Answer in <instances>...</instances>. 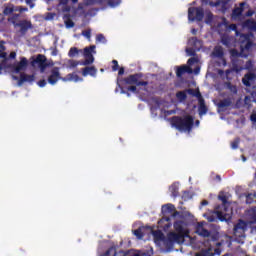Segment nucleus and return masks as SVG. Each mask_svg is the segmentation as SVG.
<instances>
[{
  "label": "nucleus",
  "instance_id": "obj_11",
  "mask_svg": "<svg viewBox=\"0 0 256 256\" xmlns=\"http://www.w3.org/2000/svg\"><path fill=\"white\" fill-rule=\"evenodd\" d=\"M203 8H189L188 20L189 21H203Z\"/></svg>",
  "mask_w": 256,
  "mask_h": 256
},
{
  "label": "nucleus",
  "instance_id": "obj_47",
  "mask_svg": "<svg viewBox=\"0 0 256 256\" xmlns=\"http://www.w3.org/2000/svg\"><path fill=\"white\" fill-rule=\"evenodd\" d=\"M71 1H72V3H77V1H79V0H71ZM68 2H69V0H60V3L62 5H67Z\"/></svg>",
  "mask_w": 256,
  "mask_h": 256
},
{
  "label": "nucleus",
  "instance_id": "obj_46",
  "mask_svg": "<svg viewBox=\"0 0 256 256\" xmlns=\"http://www.w3.org/2000/svg\"><path fill=\"white\" fill-rule=\"evenodd\" d=\"M112 63H113V67H112V70L113 71H117L118 69H119V63L117 62V60H113L112 61Z\"/></svg>",
  "mask_w": 256,
  "mask_h": 256
},
{
  "label": "nucleus",
  "instance_id": "obj_56",
  "mask_svg": "<svg viewBox=\"0 0 256 256\" xmlns=\"http://www.w3.org/2000/svg\"><path fill=\"white\" fill-rule=\"evenodd\" d=\"M52 55L55 57V56H57V49H54L53 51H52Z\"/></svg>",
  "mask_w": 256,
  "mask_h": 256
},
{
  "label": "nucleus",
  "instance_id": "obj_36",
  "mask_svg": "<svg viewBox=\"0 0 256 256\" xmlns=\"http://www.w3.org/2000/svg\"><path fill=\"white\" fill-rule=\"evenodd\" d=\"M65 25L67 29H73L75 27V23L71 19L65 20Z\"/></svg>",
  "mask_w": 256,
  "mask_h": 256
},
{
  "label": "nucleus",
  "instance_id": "obj_7",
  "mask_svg": "<svg viewBox=\"0 0 256 256\" xmlns=\"http://www.w3.org/2000/svg\"><path fill=\"white\" fill-rule=\"evenodd\" d=\"M201 71V68L199 67V59L198 58H190L188 60V66L184 65L176 70L177 77H181L184 73H194L195 75H199V72Z\"/></svg>",
  "mask_w": 256,
  "mask_h": 256
},
{
  "label": "nucleus",
  "instance_id": "obj_48",
  "mask_svg": "<svg viewBox=\"0 0 256 256\" xmlns=\"http://www.w3.org/2000/svg\"><path fill=\"white\" fill-rule=\"evenodd\" d=\"M38 85H39L40 87H45V85H47V81H45V80H40V81L38 82Z\"/></svg>",
  "mask_w": 256,
  "mask_h": 256
},
{
  "label": "nucleus",
  "instance_id": "obj_22",
  "mask_svg": "<svg viewBox=\"0 0 256 256\" xmlns=\"http://www.w3.org/2000/svg\"><path fill=\"white\" fill-rule=\"evenodd\" d=\"M62 81H73L74 83H79V81H83V78H80L76 73L68 74L66 77L62 78Z\"/></svg>",
  "mask_w": 256,
  "mask_h": 256
},
{
  "label": "nucleus",
  "instance_id": "obj_24",
  "mask_svg": "<svg viewBox=\"0 0 256 256\" xmlns=\"http://www.w3.org/2000/svg\"><path fill=\"white\" fill-rule=\"evenodd\" d=\"M82 75L83 77H87V75H90V77H95V75H97V70L95 67L91 66V67H85L82 70Z\"/></svg>",
  "mask_w": 256,
  "mask_h": 256
},
{
  "label": "nucleus",
  "instance_id": "obj_16",
  "mask_svg": "<svg viewBox=\"0 0 256 256\" xmlns=\"http://www.w3.org/2000/svg\"><path fill=\"white\" fill-rule=\"evenodd\" d=\"M204 3L205 5H210V7H217L220 11H222V13H224V11L227 9V2H225V0H217L216 2L206 0Z\"/></svg>",
  "mask_w": 256,
  "mask_h": 256
},
{
  "label": "nucleus",
  "instance_id": "obj_26",
  "mask_svg": "<svg viewBox=\"0 0 256 256\" xmlns=\"http://www.w3.org/2000/svg\"><path fill=\"white\" fill-rule=\"evenodd\" d=\"M7 54L4 52H0V75L3 68L7 67Z\"/></svg>",
  "mask_w": 256,
  "mask_h": 256
},
{
  "label": "nucleus",
  "instance_id": "obj_4",
  "mask_svg": "<svg viewBox=\"0 0 256 256\" xmlns=\"http://www.w3.org/2000/svg\"><path fill=\"white\" fill-rule=\"evenodd\" d=\"M218 199L222 201V207L215 209L214 215L219 219V221H229L233 216V209L229 208V202H227V197L224 193L218 196Z\"/></svg>",
  "mask_w": 256,
  "mask_h": 256
},
{
  "label": "nucleus",
  "instance_id": "obj_62",
  "mask_svg": "<svg viewBox=\"0 0 256 256\" xmlns=\"http://www.w3.org/2000/svg\"><path fill=\"white\" fill-rule=\"evenodd\" d=\"M17 17H19V15H16V16H15V19H17Z\"/></svg>",
  "mask_w": 256,
  "mask_h": 256
},
{
  "label": "nucleus",
  "instance_id": "obj_28",
  "mask_svg": "<svg viewBox=\"0 0 256 256\" xmlns=\"http://www.w3.org/2000/svg\"><path fill=\"white\" fill-rule=\"evenodd\" d=\"M79 65V61L76 60H67L64 63V67H66V69H75V67H77Z\"/></svg>",
  "mask_w": 256,
  "mask_h": 256
},
{
  "label": "nucleus",
  "instance_id": "obj_57",
  "mask_svg": "<svg viewBox=\"0 0 256 256\" xmlns=\"http://www.w3.org/2000/svg\"><path fill=\"white\" fill-rule=\"evenodd\" d=\"M21 9H22V10H18V11H20V13H23V11H28V9H27V8H23V7H21Z\"/></svg>",
  "mask_w": 256,
  "mask_h": 256
},
{
  "label": "nucleus",
  "instance_id": "obj_52",
  "mask_svg": "<svg viewBox=\"0 0 256 256\" xmlns=\"http://www.w3.org/2000/svg\"><path fill=\"white\" fill-rule=\"evenodd\" d=\"M207 219H208V221L213 222V221H215L216 218H215V216H209Z\"/></svg>",
  "mask_w": 256,
  "mask_h": 256
},
{
  "label": "nucleus",
  "instance_id": "obj_20",
  "mask_svg": "<svg viewBox=\"0 0 256 256\" xmlns=\"http://www.w3.org/2000/svg\"><path fill=\"white\" fill-rule=\"evenodd\" d=\"M255 79H256L255 74H253V73H248V74H246V75L243 77L242 82H243V84H244L246 87H251V84H252V83H255Z\"/></svg>",
  "mask_w": 256,
  "mask_h": 256
},
{
  "label": "nucleus",
  "instance_id": "obj_53",
  "mask_svg": "<svg viewBox=\"0 0 256 256\" xmlns=\"http://www.w3.org/2000/svg\"><path fill=\"white\" fill-rule=\"evenodd\" d=\"M123 73H125V69L120 68V69H119V72H118V75H123Z\"/></svg>",
  "mask_w": 256,
  "mask_h": 256
},
{
  "label": "nucleus",
  "instance_id": "obj_2",
  "mask_svg": "<svg viewBox=\"0 0 256 256\" xmlns=\"http://www.w3.org/2000/svg\"><path fill=\"white\" fill-rule=\"evenodd\" d=\"M29 65V61L27 58L22 57L20 58L19 62H16L10 67V71L12 73V79L15 81H18L19 87L23 85L24 83H33L35 81L34 75H27L23 73L25 69H27V66Z\"/></svg>",
  "mask_w": 256,
  "mask_h": 256
},
{
  "label": "nucleus",
  "instance_id": "obj_58",
  "mask_svg": "<svg viewBox=\"0 0 256 256\" xmlns=\"http://www.w3.org/2000/svg\"><path fill=\"white\" fill-rule=\"evenodd\" d=\"M242 160L245 163V161H247V158H245V156H242Z\"/></svg>",
  "mask_w": 256,
  "mask_h": 256
},
{
  "label": "nucleus",
  "instance_id": "obj_33",
  "mask_svg": "<svg viewBox=\"0 0 256 256\" xmlns=\"http://www.w3.org/2000/svg\"><path fill=\"white\" fill-rule=\"evenodd\" d=\"M42 19H44L45 21H53V19H55V13H46L42 16Z\"/></svg>",
  "mask_w": 256,
  "mask_h": 256
},
{
  "label": "nucleus",
  "instance_id": "obj_30",
  "mask_svg": "<svg viewBox=\"0 0 256 256\" xmlns=\"http://www.w3.org/2000/svg\"><path fill=\"white\" fill-rule=\"evenodd\" d=\"M231 99H229V98H226V99H224V100H221L219 103H218V107H219V109H223V108H225V107H230V105H231Z\"/></svg>",
  "mask_w": 256,
  "mask_h": 256
},
{
  "label": "nucleus",
  "instance_id": "obj_44",
  "mask_svg": "<svg viewBox=\"0 0 256 256\" xmlns=\"http://www.w3.org/2000/svg\"><path fill=\"white\" fill-rule=\"evenodd\" d=\"M26 5H29L30 9L35 7V0H26Z\"/></svg>",
  "mask_w": 256,
  "mask_h": 256
},
{
  "label": "nucleus",
  "instance_id": "obj_1",
  "mask_svg": "<svg viewBox=\"0 0 256 256\" xmlns=\"http://www.w3.org/2000/svg\"><path fill=\"white\" fill-rule=\"evenodd\" d=\"M249 34H240V49L241 52H237V50H230V55L232 59L233 71L236 73H241L243 69H249L251 67V62H247L245 66H243V60L239 59V57H247L249 55V49L253 46L251 43Z\"/></svg>",
  "mask_w": 256,
  "mask_h": 256
},
{
  "label": "nucleus",
  "instance_id": "obj_3",
  "mask_svg": "<svg viewBox=\"0 0 256 256\" xmlns=\"http://www.w3.org/2000/svg\"><path fill=\"white\" fill-rule=\"evenodd\" d=\"M246 219L248 221L247 223L240 220L234 226V239L237 241V243H243V239H245V231H247V225H253V223H256V207L251 208L246 212ZM253 231H256V227L253 229Z\"/></svg>",
  "mask_w": 256,
  "mask_h": 256
},
{
  "label": "nucleus",
  "instance_id": "obj_23",
  "mask_svg": "<svg viewBox=\"0 0 256 256\" xmlns=\"http://www.w3.org/2000/svg\"><path fill=\"white\" fill-rule=\"evenodd\" d=\"M219 27H224L225 29H230V31H236L237 37H239V32L237 31V25L231 24L229 26V23L226 19H222V23L219 25Z\"/></svg>",
  "mask_w": 256,
  "mask_h": 256
},
{
  "label": "nucleus",
  "instance_id": "obj_61",
  "mask_svg": "<svg viewBox=\"0 0 256 256\" xmlns=\"http://www.w3.org/2000/svg\"><path fill=\"white\" fill-rule=\"evenodd\" d=\"M247 99H249V97L246 96V97H245V101H247Z\"/></svg>",
  "mask_w": 256,
  "mask_h": 256
},
{
  "label": "nucleus",
  "instance_id": "obj_63",
  "mask_svg": "<svg viewBox=\"0 0 256 256\" xmlns=\"http://www.w3.org/2000/svg\"><path fill=\"white\" fill-rule=\"evenodd\" d=\"M128 97H129V93H127Z\"/></svg>",
  "mask_w": 256,
  "mask_h": 256
},
{
  "label": "nucleus",
  "instance_id": "obj_60",
  "mask_svg": "<svg viewBox=\"0 0 256 256\" xmlns=\"http://www.w3.org/2000/svg\"><path fill=\"white\" fill-rule=\"evenodd\" d=\"M213 241L217 240V235L212 238Z\"/></svg>",
  "mask_w": 256,
  "mask_h": 256
},
{
  "label": "nucleus",
  "instance_id": "obj_37",
  "mask_svg": "<svg viewBox=\"0 0 256 256\" xmlns=\"http://www.w3.org/2000/svg\"><path fill=\"white\" fill-rule=\"evenodd\" d=\"M176 97L179 101H185V99H187V94H185V92H178Z\"/></svg>",
  "mask_w": 256,
  "mask_h": 256
},
{
  "label": "nucleus",
  "instance_id": "obj_12",
  "mask_svg": "<svg viewBox=\"0 0 256 256\" xmlns=\"http://www.w3.org/2000/svg\"><path fill=\"white\" fill-rule=\"evenodd\" d=\"M34 62L38 65L41 73H45V69H47L50 66H53L52 62L47 61V58L45 55L39 54Z\"/></svg>",
  "mask_w": 256,
  "mask_h": 256
},
{
  "label": "nucleus",
  "instance_id": "obj_25",
  "mask_svg": "<svg viewBox=\"0 0 256 256\" xmlns=\"http://www.w3.org/2000/svg\"><path fill=\"white\" fill-rule=\"evenodd\" d=\"M15 11H22L21 6H14L12 4H9L4 9V15H10V13H13Z\"/></svg>",
  "mask_w": 256,
  "mask_h": 256
},
{
  "label": "nucleus",
  "instance_id": "obj_5",
  "mask_svg": "<svg viewBox=\"0 0 256 256\" xmlns=\"http://www.w3.org/2000/svg\"><path fill=\"white\" fill-rule=\"evenodd\" d=\"M193 123V117L190 115H186L182 118H172V127H176L178 131H182L184 133H191V129H193Z\"/></svg>",
  "mask_w": 256,
  "mask_h": 256
},
{
  "label": "nucleus",
  "instance_id": "obj_54",
  "mask_svg": "<svg viewBox=\"0 0 256 256\" xmlns=\"http://www.w3.org/2000/svg\"><path fill=\"white\" fill-rule=\"evenodd\" d=\"M252 15H253V11H248V12L246 13V16H247V17H252Z\"/></svg>",
  "mask_w": 256,
  "mask_h": 256
},
{
  "label": "nucleus",
  "instance_id": "obj_9",
  "mask_svg": "<svg viewBox=\"0 0 256 256\" xmlns=\"http://www.w3.org/2000/svg\"><path fill=\"white\" fill-rule=\"evenodd\" d=\"M160 113V115H164L167 117L168 115H173L175 113L174 110H167L166 108H163V104L156 102L154 106L151 107V114L153 117H157V115Z\"/></svg>",
  "mask_w": 256,
  "mask_h": 256
},
{
  "label": "nucleus",
  "instance_id": "obj_42",
  "mask_svg": "<svg viewBox=\"0 0 256 256\" xmlns=\"http://www.w3.org/2000/svg\"><path fill=\"white\" fill-rule=\"evenodd\" d=\"M83 37H86V39L91 40V30H86L82 32Z\"/></svg>",
  "mask_w": 256,
  "mask_h": 256
},
{
  "label": "nucleus",
  "instance_id": "obj_34",
  "mask_svg": "<svg viewBox=\"0 0 256 256\" xmlns=\"http://www.w3.org/2000/svg\"><path fill=\"white\" fill-rule=\"evenodd\" d=\"M229 73H231V70H226L225 72L223 70H218V75L223 79H229Z\"/></svg>",
  "mask_w": 256,
  "mask_h": 256
},
{
  "label": "nucleus",
  "instance_id": "obj_49",
  "mask_svg": "<svg viewBox=\"0 0 256 256\" xmlns=\"http://www.w3.org/2000/svg\"><path fill=\"white\" fill-rule=\"evenodd\" d=\"M250 119L252 123H256V114H251Z\"/></svg>",
  "mask_w": 256,
  "mask_h": 256
},
{
  "label": "nucleus",
  "instance_id": "obj_38",
  "mask_svg": "<svg viewBox=\"0 0 256 256\" xmlns=\"http://www.w3.org/2000/svg\"><path fill=\"white\" fill-rule=\"evenodd\" d=\"M253 197L256 199V192L250 193L246 196V203L251 204L253 202Z\"/></svg>",
  "mask_w": 256,
  "mask_h": 256
},
{
  "label": "nucleus",
  "instance_id": "obj_18",
  "mask_svg": "<svg viewBox=\"0 0 256 256\" xmlns=\"http://www.w3.org/2000/svg\"><path fill=\"white\" fill-rule=\"evenodd\" d=\"M14 27H20V33H22V35H25L27 33V31H29V29H31L32 25H31V21H20V22H13Z\"/></svg>",
  "mask_w": 256,
  "mask_h": 256
},
{
  "label": "nucleus",
  "instance_id": "obj_35",
  "mask_svg": "<svg viewBox=\"0 0 256 256\" xmlns=\"http://www.w3.org/2000/svg\"><path fill=\"white\" fill-rule=\"evenodd\" d=\"M77 55H79V50L76 47L71 48L68 52L69 57H76Z\"/></svg>",
  "mask_w": 256,
  "mask_h": 256
},
{
  "label": "nucleus",
  "instance_id": "obj_8",
  "mask_svg": "<svg viewBox=\"0 0 256 256\" xmlns=\"http://www.w3.org/2000/svg\"><path fill=\"white\" fill-rule=\"evenodd\" d=\"M189 48H186V53L188 57H193L195 55V51H200L201 47H203V43L197 38L193 37L188 41Z\"/></svg>",
  "mask_w": 256,
  "mask_h": 256
},
{
  "label": "nucleus",
  "instance_id": "obj_45",
  "mask_svg": "<svg viewBox=\"0 0 256 256\" xmlns=\"http://www.w3.org/2000/svg\"><path fill=\"white\" fill-rule=\"evenodd\" d=\"M229 41H231V39H229L227 37L222 38V44L226 45V47H229Z\"/></svg>",
  "mask_w": 256,
  "mask_h": 256
},
{
  "label": "nucleus",
  "instance_id": "obj_59",
  "mask_svg": "<svg viewBox=\"0 0 256 256\" xmlns=\"http://www.w3.org/2000/svg\"><path fill=\"white\" fill-rule=\"evenodd\" d=\"M196 127H199V120L196 121Z\"/></svg>",
  "mask_w": 256,
  "mask_h": 256
},
{
  "label": "nucleus",
  "instance_id": "obj_14",
  "mask_svg": "<svg viewBox=\"0 0 256 256\" xmlns=\"http://www.w3.org/2000/svg\"><path fill=\"white\" fill-rule=\"evenodd\" d=\"M59 79H61L63 81V78L61 77V73H59V68L54 67L51 70V74L48 77V83L50 85H56L57 81H59Z\"/></svg>",
  "mask_w": 256,
  "mask_h": 256
},
{
  "label": "nucleus",
  "instance_id": "obj_10",
  "mask_svg": "<svg viewBox=\"0 0 256 256\" xmlns=\"http://www.w3.org/2000/svg\"><path fill=\"white\" fill-rule=\"evenodd\" d=\"M97 51H95V45H92L90 47L84 48V58L85 61L81 63V65H91L92 63L95 62V55Z\"/></svg>",
  "mask_w": 256,
  "mask_h": 256
},
{
  "label": "nucleus",
  "instance_id": "obj_31",
  "mask_svg": "<svg viewBox=\"0 0 256 256\" xmlns=\"http://www.w3.org/2000/svg\"><path fill=\"white\" fill-rule=\"evenodd\" d=\"M117 255V250L115 249V247H111L109 248L104 254H102L101 256H116Z\"/></svg>",
  "mask_w": 256,
  "mask_h": 256
},
{
  "label": "nucleus",
  "instance_id": "obj_15",
  "mask_svg": "<svg viewBox=\"0 0 256 256\" xmlns=\"http://www.w3.org/2000/svg\"><path fill=\"white\" fill-rule=\"evenodd\" d=\"M207 223L205 222H199L196 225V233L200 236V237H211V232L207 230Z\"/></svg>",
  "mask_w": 256,
  "mask_h": 256
},
{
  "label": "nucleus",
  "instance_id": "obj_29",
  "mask_svg": "<svg viewBox=\"0 0 256 256\" xmlns=\"http://www.w3.org/2000/svg\"><path fill=\"white\" fill-rule=\"evenodd\" d=\"M169 191L172 193V197H177L179 195V183L172 184Z\"/></svg>",
  "mask_w": 256,
  "mask_h": 256
},
{
  "label": "nucleus",
  "instance_id": "obj_50",
  "mask_svg": "<svg viewBox=\"0 0 256 256\" xmlns=\"http://www.w3.org/2000/svg\"><path fill=\"white\" fill-rule=\"evenodd\" d=\"M15 57H17V53L11 52L10 55H9V58L10 59H15Z\"/></svg>",
  "mask_w": 256,
  "mask_h": 256
},
{
  "label": "nucleus",
  "instance_id": "obj_32",
  "mask_svg": "<svg viewBox=\"0 0 256 256\" xmlns=\"http://www.w3.org/2000/svg\"><path fill=\"white\" fill-rule=\"evenodd\" d=\"M108 5L109 7H112V9H115V7H119V5H121V0H109Z\"/></svg>",
  "mask_w": 256,
  "mask_h": 256
},
{
  "label": "nucleus",
  "instance_id": "obj_40",
  "mask_svg": "<svg viewBox=\"0 0 256 256\" xmlns=\"http://www.w3.org/2000/svg\"><path fill=\"white\" fill-rule=\"evenodd\" d=\"M97 43H106L105 36L103 34H99L96 36Z\"/></svg>",
  "mask_w": 256,
  "mask_h": 256
},
{
  "label": "nucleus",
  "instance_id": "obj_27",
  "mask_svg": "<svg viewBox=\"0 0 256 256\" xmlns=\"http://www.w3.org/2000/svg\"><path fill=\"white\" fill-rule=\"evenodd\" d=\"M243 27H246V29H250V31H256V21L255 20H246L243 23Z\"/></svg>",
  "mask_w": 256,
  "mask_h": 256
},
{
  "label": "nucleus",
  "instance_id": "obj_43",
  "mask_svg": "<svg viewBox=\"0 0 256 256\" xmlns=\"http://www.w3.org/2000/svg\"><path fill=\"white\" fill-rule=\"evenodd\" d=\"M239 147V138H236L232 143H231V148L232 149H237Z\"/></svg>",
  "mask_w": 256,
  "mask_h": 256
},
{
  "label": "nucleus",
  "instance_id": "obj_6",
  "mask_svg": "<svg viewBox=\"0 0 256 256\" xmlns=\"http://www.w3.org/2000/svg\"><path fill=\"white\" fill-rule=\"evenodd\" d=\"M125 81L127 85H131L128 87V91L131 93H143L141 91H147V82L141 81V77L138 74L129 76Z\"/></svg>",
  "mask_w": 256,
  "mask_h": 256
},
{
  "label": "nucleus",
  "instance_id": "obj_55",
  "mask_svg": "<svg viewBox=\"0 0 256 256\" xmlns=\"http://www.w3.org/2000/svg\"><path fill=\"white\" fill-rule=\"evenodd\" d=\"M191 33H192V35H196L197 34V29H192Z\"/></svg>",
  "mask_w": 256,
  "mask_h": 256
},
{
  "label": "nucleus",
  "instance_id": "obj_41",
  "mask_svg": "<svg viewBox=\"0 0 256 256\" xmlns=\"http://www.w3.org/2000/svg\"><path fill=\"white\" fill-rule=\"evenodd\" d=\"M227 87H228L229 91H231V93H233L234 95L237 94V86H234V85L229 83L227 85Z\"/></svg>",
  "mask_w": 256,
  "mask_h": 256
},
{
  "label": "nucleus",
  "instance_id": "obj_17",
  "mask_svg": "<svg viewBox=\"0 0 256 256\" xmlns=\"http://www.w3.org/2000/svg\"><path fill=\"white\" fill-rule=\"evenodd\" d=\"M213 56L217 57L219 59V67L227 65V62L225 61V58H223V48L221 46H216L213 51Z\"/></svg>",
  "mask_w": 256,
  "mask_h": 256
},
{
  "label": "nucleus",
  "instance_id": "obj_19",
  "mask_svg": "<svg viewBox=\"0 0 256 256\" xmlns=\"http://www.w3.org/2000/svg\"><path fill=\"white\" fill-rule=\"evenodd\" d=\"M196 97L198 98L199 103V115H205L207 113V106H205V100L201 96V93H196Z\"/></svg>",
  "mask_w": 256,
  "mask_h": 256
},
{
  "label": "nucleus",
  "instance_id": "obj_21",
  "mask_svg": "<svg viewBox=\"0 0 256 256\" xmlns=\"http://www.w3.org/2000/svg\"><path fill=\"white\" fill-rule=\"evenodd\" d=\"M243 5H245V3H241L240 7H237L233 10L232 19L234 21H237V20L241 19V14L243 13Z\"/></svg>",
  "mask_w": 256,
  "mask_h": 256
},
{
  "label": "nucleus",
  "instance_id": "obj_13",
  "mask_svg": "<svg viewBox=\"0 0 256 256\" xmlns=\"http://www.w3.org/2000/svg\"><path fill=\"white\" fill-rule=\"evenodd\" d=\"M119 255L120 256H152L153 247H149L146 251L130 250L128 252H120Z\"/></svg>",
  "mask_w": 256,
  "mask_h": 256
},
{
  "label": "nucleus",
  "instance_id": "obj_51",
  "mask_svg": "<svg viewBox=\"0 0 256 256\" xmlns=\"http://www.w3.org/2000/svg\"><path fill=\"white\" fill-rule=\"evenodd\" d=\"M205 205H209V202H208L207 200H203V201L201 202V206H202V207H205Z\"/></svg>",
  "mask_w": 256,
  "mask_h": 256
},
{
  "label": "nucleus",
  "instance_id": "obj_39",
  "mask_svg": "<svg viewBox=\"0 0 256 256\" xmlns=\"http://www.w3.org/2000/svg\"><path fill=\"white\" fill-rule=\"evenodd\" d=\"M213 21V14L211 12H206V20L205 23L209 25Z\"/></svg>",
  "mask_w": 256,
  "mask_h": 256
}]
</instances>
